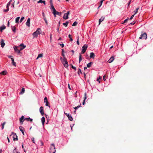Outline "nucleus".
<instances>
[{"label":"nucleus","instance_id":"5","mask_svg":"<svg viewBox=\"0 0 153 153\" xmlns=\"http://www.w3.org/2000/svg\"><path fill=\"white\" fill-rule=\"evenodd\" d=\"M147 38V35L146 33L142 34L140 37V39H146Z\"/></svg>","mask_w":153,"mask_h":153},{"label":"nucleus","instance_id":"31","mask_svg":"<svg viewBox=\"0 0 153 153\" xmlns=\"http://www.w3.org/2000/svg\"><path fill=\"white\" fill-rule=\"evenodd\" d=\"M93 64V62H90V63H88L87 64V67L88 68H89L91 67V65Z\"/></svg>","mask_w":153,"mask_h":153},{"label":"nucleus","instance_id":"58","mask_svg":"<svg viewBox=\"0 0 153 153\" xmlns=\"http://www.w3.org/2000/svg\"><path fill=\"white\" fill-rule=\"evenodd\" d=\"M12 1V0H10L9 1L8 3H9L10 4V5Z\"/></svg>","mask_w":153,"mask_h":153},{"label":"nucleus","instance_id":"45","mask_svg":"<svg viewBox=\"0 0 153 153\" xmlns=\"http://www.w3.org/2000/svg\"><path fill=\"white\" fill-rule=\"evenodd\" d=\"M135 23V22H132L130 23V25H134Z\"/></svg>","mask_w":153,"mask_h":153},{"label":"nucleus","instance_id":"48","mask_svg":"<svg viewBox=\"0 0 153 153\" xmlns=\"http://www.w3.org/2000/svg\"><path fill=\"white\" fill-rule=\"evenodd\" d=\"M42 16H43V19H44L45 18H46L45 17V14L44 12L42 13Z\"/></svg>","mask_w":153,"mask_h":153},{"label":"nucleus","instance_id":"56","mask_svg":"<svg viewBox=\"0 0 153 153\" xmlns=\"http://www.w3.org/2000/svg\"><path fill=\"white\" fill-rule=\"evenodd\" d=\"M77 45H79V39L78 38V39H77Z\"/></svg>","mask_w":153,"mask_h":153},{"label":"nucleus","instance_id":"60","mask_svg":"<svg viewBox=\"0 0 153 153\" xmlns=\"http://www.w3.org/2000/svg\"><path fill=\"white\" fill-rule=\"evenodd\" d=\"M71 52H72V55H73L74 54V51L73 50H72L71 51Z\"/></svg>","mask_w":153,"mask_h":153},{"label":"nucleus","instance_id":"16","mask_svg":"<svg viewBox=\"0 0 153 153\" xmlns=\"http://www.w3.org/2000/svg\"><path fill=\"white\" fill-rule=\"evenodd\" d=\"M5 45V43L4 42V40L3 39H1V46L2 47H3Z\"/></svg>","mask_w":153,"mask_h":153},{"label":"nucleus","instance_id":"57","mask_svg":"<svg viewBox=\"0 0 153 153\" xmlns=\"http://www.w3.org/2000/svg\"><path fill=\"white\" fill-rule=\"evenodd\" d=\"M12 6L13 7H14V2L12 4Z\"/></svg>","mask_w":153,"mask_h":153},{"label":"nucleus","instance_id":"25","mask_svg":"<svg viewBox=\"0 0 153 153\" xmlns=\"http://www.w3.org/2000/svg\"><path fill=\"white\" fill-rule=\"evenodd\" d=\"M45 118L43 117L41 118V121L42 125L43 126L45 122Z\"/></svg>","mask_w":153,"mask_h":153},{"label":"nucleus","instance_id":"11","mask_svg":"<svg viewBox=\"0 0 153 153\" xmlns=\"http://www.w3.org/2000/svg\"><path fill=\"white\" fill-rule=\"evenodd\" d=\"M10 5V4L9 3H7L6 5V8L7 9H4L3 10V11L4 12H7L9 11V6Z\"/></svg>","mask_w":153,"mask_h":153},{"label":"nucleus","instance_id":"36","mask_svg":"<svg viewBox=\"0 0 153 153\" xmlns=\"http://www.w3.org/2000/svg\"><path fill=\"white\" fill-rule=\"evenodd\" d=\"M6 122H3V123L2 124V128H1L2 130H3L4 129V125L6 124Z\"/></svg>","mask_w":153,"mask_h":153},{"label":"nucleus","instance_id":"24","mask_svg":"<svg viewBox=\"0 0 153 153\" xmlns=\"http://www.w3.org/2000/svg\"><path fill=\"white\" fill-rule=\"evenodd\" d=\"M6 28V27L4 25L0 27V31L1 32H2V30Z\"/></svg>","mask_w":153,"mask_h":153},{"label":"nucleus","instance_id":"28","mask_svg":"<svg viewBox=\"0 0 153 153\" xmlns=\"http://www.w3.org/2000/svg\"><path fill=\"white\" fill-rule=\"evenodd\" d=\"M25 92V89L24 88H23L22 89L21 91L19 93V94H22Z\"/></svg>","mask_w":153,"mask_h":153},{"label":"nucleus","instance_id":"23","mask_svg":"<svg viewBox=\"0 0 153 153\" xmlns=\"http://www.w3.org/2000/svg\"><path fill=\"white\" fill-rule=\"evenodd\" d=\"M95 56V55L94 53L92 52L90 53V58H94Z\"/></svg>","mask_w":153,"mask_h":153},{"label":"nucleus","instance_id":"37","mask_svg":"<svg viewBox=\"0 0 153 153\" xmlns=\"http://www.w3.org/2000/svg\"><path fill=\"white\" fill-rule=\"evenodd\" d=\"M139 9V7H138L136 9V10L134 11V14L135 15L137 13L138 10Z\"/></svg>","mask_w":153,"mask_h":153},{"label":"nucleus","instance_id":"21","mask_svg":"<svg viewBox=\"0 0 153 153\" xmlns=\"http://www.w3.org/2000/svg\"><path fill=\"white\" fill-rule=\"evenodd\" d=\"M114 60V57L113 56H111L110 59L108 60V62L109 63H111Z\"/></svg>","mask_w":153,"mask_h":153},{"label":"nucleus","instance_id":"27","mask_svg":"<svg viewBox=\"0 0 153 153\" xmlns=\"http://www.w3.org/2000/svg\"><path fill=\"white\" fill-rule=\"evenodd\" d=\"M11 60H12V65L14 66H16V63L14 62V59L13 58H11Z\"/></svg>","mask_w":153,"mask_h":153},{"label":"nucleus","instance_id":"44","mask_svg":"<svg viewBox=\"0 0 153 153\" xmlns=\"http://www.w3.org/2000/svg\"><path fill=\"white\" fill-rule=\"evenodd\" d=\"M78 74H79L80 73L82 74V71L80 69H79V70L78 72Z\"/></svg>","mask_w":153,"mask_h":153},{"label":"nucleus","instance_id":"22","mask_svg":"<svg viewBox=\"0 0 153 153\" xmlns=\"http://www.w3.org/2000/svg\"><path fill=\"white\" fill-rule=\"evenodd\" d=\"M11 28L12 31L14 33H15L16 32V27L15 26H11Z\"/></svg>","mask_w":153,"mask_h":153},{"label":"nucleus","instance_id":"62","mask_svg":"<svg viewBox=\"0 0 153 153\" xmlns=\"http://www.w3.org/2000/svg\"><path fill=\"white\" fill-rule=\"evenodd\" d=\"M68 88L69 89H70V90H71V88L70 87V85L69 84H68Z\"/></svg>","mask_w":153,"mask_h":153},{"label":"nucleus","instance_id":"9","mask_svg":"<svg viewBox=\"0 0 153 153\" xmlns=\"http://www.w3.org/2000/svg\"><path fill=\"white\" fill-rule=\"evenodd\" d=\"M25 120L24 116H22L19 119L20 123L21 124H22L23 122H24Z\"/></svg>","mask_w":153,"mask_h":153},{"label":"nucleus","instance_id":"4","mask_svg":"<svg viewBox=\"0 0 153 153\" xmlns=\"http://www.w3.org/2000/svg\"><path fill=\"white\" fill-rule=\"evenodd\" d=\"M88 47V45H85L83 46L82 47V53H84Z\"/></svg>","mask_w":153,"mask_h":153},{"label":"nucleus","instance_id":"46","mask_svg":"<svg viewBox=\"0 0 153 153\" xmlns=\"http://www.w3.org/2000/svg\"><path fill=\"white\" fill-rule=\"evenodd\" d=\"M76 25V21H75L73 24V26H75Z\"/></svg>","mask_w":153,"mask_h":153},{"label":"nucleus","instance_id":"64","mask_svg":"<svg viewBox=\"0 0 153 153\" xmlns=\"http://www.w3.org/2000/svg\"><path fill=\"white\" fill-rule=\"evenodd\" d=\"M8 57L10 58H11L13 57V56H8Z\"/></svg>","mask_w":153,"mask_h":153},{"label":"nucleus","instance_id":"14","mask_svg":"<svg viewBox=\"0 0 153 153\" xmlns=\"http://www.w3.org/2000/svg\"><path fill=\"white\" fill-rule=\"evenodd\" d=\"M13 133V140L14 141L15 140H18V139L17 138V136L16 135V134L15 133Z\"/></svg>","mask_w":153,"mask_h":153},{"label":"nucleus","instance_id":"33","mask_svg":"<svg viewBox=\"0 0 153 153\" xmlns=\"http://www.w3.org/2000/svg\"><path fill=\"white\" fill-rule=\"evenodd\" d=\"M68 23H69V22L68 21H67L66 22L63 23V25L65 27H67Z\"/></svg>","mask_w":153,"mask_h":153},{"label":"nucleus","instance_id":"55","mask_svg":"<svg viewBox=\"0 0 153 153\" xmlns=\"http://www.w3.org/2000/svg\"><path fill=\"white\" fill-rule=\"evenodd\" d=\"M62 55L63 57V58L65 57V55L64 53H62Z\"/></svg>","mask_w":153,"mask_h":153},{"label":"nucleus","instance_id":"34","mask_svg":"<svg viewBox=\"0 0 153 153\" xmlns=\"http://www.w3.org/2000/svg\"><path fill=\"white\" fill-rule=\"evenodd\" d=\"M86 93H85V97H84V101H83V105H84V103H85V100L87 98V97H86Z\"/></svg>","mask_w":153,"mask_h":153},{"label":"nucleus","instance_id":"15","mask_svg":"<svg viewBox=\"0 0 153 153\" xmlns=\"http://www.w3.org/2000/svg\"><path fill=\"white\" fill-rule=\"evenodd\" d=\"M105 17L104 16H102L99 20V25H100L101 22L103 21Z\"/></svg>","mask_w":153,"mask_h":153},{"label":"nucleus","instance_id":"29","mask_svg":"<svg viewBox=\"0 0 153 153\" xmlns=\"http://www.w3.org/2000/svg\"><path fill=\"white\" fill-rule=\"evenodd\" d=\"M25 119L28 121H30V122H32L33 121V119L30 118V117L25 118Z\"/></svg>","mask_w":153,"mask_h":153},{"label":"nucleus","instance_id":"50","mask_svg":"<svg viewBox=\"0 0 153 153\" xmlns=\"http://www.w3.org/2000/svg\"><path fill=\"white\" fill-rule=\"evenodd\" d=\"M101 78V76H100L99 79H97V81H98V82L100 83V79Z\"/></svg>","mask_w":153,"mask_h":153},{"label":"nucleus","instance_id":"13","mask_svg":"<svg viewBox=\"0 0 153 153\" xmlns=\"http://www.w3.org/2000/svg\"><path fill=\"white\" fill-rule=\"evenodd\" d=\"M40 112L41 113V115L43 116L44 114V109L43 107L42 106H41L39 108Z\"/></svg>","mask_w":153,"mask_h":153},{"label":"nucleus","instance_id":"20","mask_svg":"<svg viewBox=\"0 0 153 153\" xmlns=\"http://www.w3.org/2000/svg\"><path fill=\"white\" fill-rule=\"evenodd\" d=\"M20 130L22 132L23 135H24V128L22 126H20L19 127Z\"/></svg>","mask_w":153,"mask_h":153},{"label":"nucleus","instance_id":"2","mask_svg":"<svg viewBox=\"0 0 153 153\" xmlns=\"http://www.w3.org/2000/svg\"><path fill=\"white\" fill-rule=\"evenodd\" d=\"M41 30L40 28H38L36 31L34 32L33 34V37H37L38 35L41 34Z\"/></svg>","mask_w":153,"mask_h":153},{"label":"nucleus","instance_id":"30","mask_svg":"<svg viewBox=\"0 0 153 153\" xmlns=\"http://www.w3.org/2000/svg\"><path fill=\"white\" fill-rule=\"evenodd\" d=\"M7 73V72L6 71H3L2 72L0 73V74L3 75H6Z\"/></svg>","mask_w":153,"mask_h":153},{"label":"nucleus","instance_id":"3","mask_svg":"<svg viewBox=\"0 0 153 153\" xmlns=\"http://www.w3.org/2000/svg\"><path fill=\"white\" fill-rule=\"evenodd\" d=\"M56 151V150H55L54 144L53 143H52L50 149V152L51 153H55Z\"/></svg>","mask_w":153,"mask_h":153},{"label":"nucleus","instance_id":"49","mask_svg":"<svg viewBox=\"0 0 153 153\" xmlns=\"http://www.w3.org/2000/svg\"><path fill=\"white\" fill-rule=\"evenodd\" d=\"M31 140H32V141H33V143H35V139H34V138H33V137L32 138H31Z\"/></svg>","mask_w":153,"mask_h":153},{"label":"nucleus","instance_id":"39","mask_svg":"<svg viewBox=\"0 0 153 153\" xmlns=\"http://www.w3.org/2000/svg\"><path fill=\"white\" fill-rule=\"evenodd\" d=\"M68 37L70 39L71 41H73V39H72L71 36L70 34L68 35Z\"/></svg>","mask_w":153,"mask_h":153},{"label":"nucleus","instance_id":"17","mask_svg":"<svg viewBox=\"0 0 153 153\" xmlns=\"http://www.w3.org/2000/svg\"><path fill=\"white\" fill-rule=\"evenodd\" d=\"M19 46H22V47L20 48V50H22L23 49H24V48H25V47H26V45H24V44L23 43H22V44H21L19 45Z\"/></svg>","mask_w":153,"mask_h":153},{"label":"nucleus","instance_id":"40","mask_svg":"<svg viewBox=\"0 0 153 153\" xmlns=\"http://www.w3.org/2000/svg\"><path fill=\"white\" fill-rule=\"evenodd\" d=\"M128 19H125L124 21V22L122 23V24H123L124 23H126V22H127L128 21Z\"/></svg>","mask_w":153,"mask_h":153},{"label":"nucleus","instance_id":"42","mask_svg":"<svg viewBox=\"0 0 153 153\" xmlns=\"http://www.w3.org/2000/svg\"><path fill=\"white\" fill-rule=\"evenodd\" d=\"M24 19H25L24 17H22L20 19V22H22V21L24 20Z\"/></svg>","mask_w":153,"mask_h":153},{"label":"nucleus","instance_id":"47","mask_svg":"<svg viewBox=\"0 0 153 153\" xmlns=\"http://www.w3.org/2000/svg\"><path fill=\"white\" fill-rule=\"evenodd\" d=\"M44 20L45 21V23L47 25H48V22H47V19H46V18H45L44 19Z\"/></svg>","mask_w":153,"mask_h":153},{"label":"nucleus","instance_id":"1","mask_svg":"<svg viewBox=\"0 0 153 153\" xmlns=\"http://www.w3.org/2000/svg\"><path fill=\"white\" fill-rule=\"evenodd\" d=\"M60 59L65 67L67 68L68 67V64L65 57L62 58V57H60Z\"/></svg>","mask_w":153,"mask_h":153},{"label":"nucleus","instance_id":"61","mask_svg":"<svg viewBox=\"0 0 153 153\" xmlns=\"http://www.w3.org/2000/svg\"><path fill=\"white\" fill-rule=\"evenodd\" d=\"M40 143H41V146H43V143L42 142V141H40Z\"/></svg>","mask_w":153,"mask_h":153},{"label":"nucleus","instance_id":"35","mask_svg":"<svg viewBox=\"0 0 153 153\" xmlns=\"http://www.w3.org/2000/svg\"><path fill=\"white\" fill-rule=\"evenodd\" d=\"M20 19V17H18L16 19V23H18L19 22V20Z\"/></svg>","mask_w":153,"mask_h":153},{"label":"nucleus","instance_id":"63","mask_svg":"<svg viewBox=\"0 0 153 153\" xmlns=\"http://www.w3.org/2000/svg\"><path fill=\"white\" fill-rule=\"evenodd\" d=\"M72 68L74 69L75 70H76V67H74L73 66H72Z\"/></svg>","mask_w":153,"mask_h":153},{"label":"nucleus","instance_id":"32","mask_svg":"<svg viewBox=\"0 0 153 153\" xmlns=\"http://www.w3.org/2000/svg\"><path fill=\"white\" fill-rule=\"evenodd\" d=\"M43 56V53H41V54H39L38 55L36 59H37L39 58L42 57Z\"/></svg>","mask_w":153,"mask_h":153},{"label":"nucleus","instance_id":"6","mask_svg":"<svg viewBox=\"0 0 153 153\" xmlns=\"http://www.w3.org/2000/svg\"><path fill=\"white\" fill-rule=\"evenodd\" d=\"M64 114L68 117V119L71 121H72L73 120V118L71 117V115L69 114H67L65 113V112H64Z\"/></svg>","mask_w":153,"mask_h":153},{"label":"nucleus","instance_id":"53","mask_svg":"<svg viewBox=\"0 0 153 153\" xmlns=\"http://www.w3.org/2000/svg\"><path fill=\"white\" fill-rule=\"evenodd\" d=\"M105 76H103V80H104V81H105L106 80V79H105Z\"/></svg>","mask_w":153,"mask_h":153},{"label":"nucleus","instance_id":"8","mask_svg":"<svg viewBox=\"0 0 153 153\" xmlns=\"http://www.w3.org/2000/svg\"><path fill=\"white\" fill-rule=\"evenodd\" d=\"M69 14V11H68L67 13H64L63 17V19H67L68 18V15Z\"/></svg>","mask_w":153,"mask_h":153},{"label":"nucleus","instance_id":"10","mask_svg":"<svg viewBox=\"0 0 153 153\" xmlns=\"http://www.w3.org/2000/svg\"><path fill=\"white\" fill-rule=\"evenodd\" d=\"M30 18H28L26 23V25L28 27H30Z\"/></svg>","mask_w":153,"mask_h":153},{"label":"nucleus","instance_id":"7","mask_svg":"<svg viewBox=\"0 0 153 153\" xmlns=\"http://www.w3.org/2000/svg\"><path fill=\"white\" fill-rule=\"evenodd\" d=\"M44 100V102L46 103V104H45L46 106H48L50 108V106L49 105V102L48 101L47 98L46 97H45Z\"/></svg>","mask_w":153,"mask_h":153},{"label":"nucleus","instance_id":"54","mask_svg":"<svg viewBox=\"0 0 153 153\" xmlns=\"http://www.w3.org/2000/svg\"><path fill=\"white\" fill-rule=\"evenodd\" d=\"M60 45L62 48H63L64 46V45L63 43H62L61 44H60Z\"/></svg>","mask_w":153,"mask_h":153},{"label":"nucleus","instance_id":"59","mask_svg":"<svg viewBox=\"0 0 153 153\" xmlns=\"http://www.w3.org/2000/svg\"><path fill=\"white\" fill-rule=\"evenodd\" d=\"M131 1V0H130L129 2L128 3V7L129 6V4H130Z\"/></svg>","mask_w":153,"mask_h":153},{"label":"nucleus","instance_id":"18","mask_svg":"<svg viewBox=\"0 0 153 153\" xmlns=\"http://www.w3.org/2000/svg\"><path fill=\"white\" fill-rule=\"evenodd\" d=\"M51 9L53 11V14L55 13V12L56 10H55V9L53 5H51Z\"/></svg>","mask_w":153,"mask_h":153},{"label":"nucleus","instance_id":"38","mask_svg":"<svg viewBox=\"0 0 153 153\" xmlns=\"http://www.w3.org/2000/svg\"><path fill=\"white\" fill-rule=\"evenodd\" d=\"M13 153H20L19 152L17 151L16 150V148H15V149L13 150Z\"/></svg>","mask_w":153,"mask_h":153},{"label":"nucleus","instance_id":"41","mask_svg":"<svg viewBox=\"0 0 153 153\" xmlns=\"http://www.w3.org/2000/svg\"><path fill=\"white\" fill-rule=\"evenodd\" d=\"M82 60V57L81 54H80L79 59V62H80Z\"/></svg>","mask_w":153,"mask_h":153},{"label":"nucleus","instance_id":"43","mask_svg":"<svg viewBox=\"0 0 153 153\" xmlns=\"http://www.w3.org/2000/svg\"><path fill=\"white\" fill-rule=\"evenodd\" d=\"M104 1V0H101L100 1V6H101L102 4V2H103Z\"/></svg>","mask_w":153,"mask_h":153},{"label":"nucleus","instance_id":"12","mask_svg":"<svg viewBox=\"0 0 153 153\" xmlns=\"http://www.w3.org/2000/svg\"><path fill=\"white\" fill-rule=\"evenodd\" d=\"M14 48V49L15 50V51L16 52H17L18 53H20V51L21 50H20V49H19L18 48V47L16 46H14V47H13Z\"/></svg>","mask_w":153,"mask_h":153},{"label":"nucleus","instance_id":"19","mask_svg":"<svg viewBox=\"0 0 153 153\" xmlns=\"http://www.w3.org/2000/svg\"><path fill=\"white\" fill-rule=\"evenodd\" d=\"M53 15H54V16L55 17L56 16V15H59V16H61V13L60 12H58V11H56L55 12V13H53Z\"/></svg>","mask_w":153,"mask_h":153},{"label":"nucleus","instance_id":"51","mask_svg":"<svg viewBox=\"0 0 153 153\" xmlns=\"http://www.w3.org/2000/svg\"><path fill=\"white\" fill-rule=\"evenodd\" d=\"M134 15H135L134 14H133L131 16V17L130 19V20H131V19H132L133 18L134 16Z\"/></svg>","mask_w":153,"mask_h":153},{"label":"nucleus","instance_id":"26","mask_svg":"<svg viewBox=\"0 0 153 153\" xmlns=\"http://www.w3.org/2000/svg\"><path fill=\"white\" fill-rule=\"evenodd\" d=\"M38 3H43V4L45 5L46 4L45 1H43L42 0H39L37 2Z\"/></svg>","mask_w":153,"mask_h":153},{"label":"nucleus","instance_id":"52","mask_svg":"<svg viewBox=\"0 0 153 153\" xmlns=\"http://www.w3.org/2000/svg\"><path fill=\"white\" fill-rule=\"evenodd\" d=\"M50 3L51 5H53V2H52V0H50Z\"/></svg>","mask_w":153,"mask_h":153}]
</instances>
